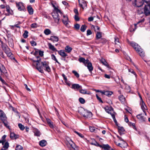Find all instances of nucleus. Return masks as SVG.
Wrapping results in <instances>:
<instances>
[{"label": "nucleus", "instance_id": "obj_36", "mask_svg": "<svg viewBox=\"0 0 150 150\" xmlns=\"http://www.w3.org/2000/svg\"><path fill=\"white\" fill-rule=\"evenodd\" d=\"M72 48L71 47H70L69 46H67L65 47V50L66 52L69 53L72 50Z\"/></svg>", "mask_w": 150, "mask_h": 150}, {"label": "nucleus", "instance_id": "obj_20", "mask_svg": "<svg viewBox=\"0 0 150 150\" xmlns=\"http://www.w3.org/2000/svg\"><path fill=\"white\" fill-rule=\"evenodd\" d=\"M137 117L141 122H144L146 118L142 115V114H139L137 115Z\"/></svg>", "mask_w": 150, "mask_h": 150}, {"label": "nucleus", "instance_id": "obj_4", "mask_svg": "<svg viewBox=\"0 0 150 150\" xmlns=\"http://www.w3.org/2000/svg\"><path fill=\"white\" fill-rule=\"evenodd\" d=\"M117 140L120 141V142L118 143L116 140H115L114 142L118 146H119L122 148H126L127 146V143L125 142H124L123 140L122 139L121 137H120L119 136H117Z\"/></svg>", "mask_w": 150, "mask_h": 150}, {"label": "nucleus", "instance_id": "obj_51", "mask_svg": "<svg viewBox=\"0 0 150 150\" xmlns=\"http://www.w3.org/2000/svg\"><path fill=\"white\" fill-rule=\"evenodd\" d=\"M92 27L94 29L95 31H96L97 30H99L100 29V28L97 26L93 25Z\"/></svg>", "mask_w": 150, "mask_h": 150}, {"label": "nucleus", "instance_id": "obj_31", "mask_svg": "<svg viewBox=\"0 0 150 150\" xmlns=\"http://www.w3.org/2000/svg\"><path fill=\"white\" fill-rule=\"evenodd\" d=\"M36 68L41 73H43V71L42 69V67L41 66L39 67L38 66V63L36 64Z\"/></svg>", "mask_w": 150, "mask_h": 150}, {"label": "nucleus", "instance_id": "obj_50", "mask_svg": "<svg viewBox=\"0 0 150 150\" xmlns=\"http://www.w3.org/2000/svg\"><path fill=\"white\" fill-rule=\"evenodd\" d=\"M128 71L129 72H130L134 75L136 77L137 76V75L132 69H129Z\"/></svg>", "mask_w": 150, "mask_h": 150}, {"label": "nucleus", "instance_id": "obj_57", "mask_svg": "<svg viewBox=\"0 0 150 150\" xmlns=\"http://www.w3.org/2000/svg\"><path fill=\"white\" fill-rule=\"evenodd\" d=\"M96 97L97 99L99 100V101L101 103H103V101L101 100V98L97 94L96 95Z\"/></svg>", "mask_w": 150, "mask_h": 150}, {"label": "nucleus", "instance_id": "obj_32", "mask_svg": "<svg viewBox=\"0 0 150 150\" xmlns=\"http://www.w3.org/2000/svg\"><path fill=\"white\" fill-rule=\"evenodd\" d=\"M18 136L16 135L14 133H11L10 134V138L12 139L14 138L16 139L18 138Z\"/></svg>", "mask_w": 150, "mask_h": 150}, {"label": "nucleus", "instance_id": "obj_64", "mask_svg": "<svg viewBox=\"0 0 150 150\" xmlns=\"http://www.w3.org/2000/svg\"><path fill=\"white\" fill-rule=\"evenodd\" d=\"M93 17H89L88 19V21H92L93 20Z\"/></svg>", "mask_w": 150, "mask_h": 150}, {"label": "nucleus", "instance_id": "obj_38", "mask_svg": "<svg viewBox=\"0 0 150 150\" xmlns=\"http://www.w3.org/2000/svg\"><path fill=\"white\" fill-rule=\"evenodd\" d=\"M44 33L46 35H48L51 33L50 30L49 29H46L44 31Z\"/></svg>", "mask_w": 150, "mask_h": 150}, {"label": "nucleus", "instance_id": "obj_35", "mask_svg": "<svg viewBox=\"0 0 150 150\" xmlns=\"http://www.w3.org/2000/svg\"><path fill=\"white\" fill-rule=\"evenodd\" d=\"M137 24H135L134 25H132L130 29V31L131 32L134 31L136 29Z\"/></svg>", "mask_w": 150, "mask_h": 150}, {"label": "nucleus", "instance_id": "obj_17", "mask_svg": "<svg viewBox=\"0 0 150 150\" xmlns=\"http://www.w3.org/2000/svg\"><path fill=\"white\" fill-rule=\"evenodd\" d=\"M5 52L7 54V56L9 57L12 55V54L10 52L9 49L7 46H5L4 48Z\"/></svg>", "mask_w": 150, "mask_h": 150}, {"label": "nucleus", "instance_id": "obj_9", "mask_svg": "<svg viewBox=\"0 0 150 150\" xmlns=\"http://www.w3.org/2000/svg\"><path fill=\"white\" fill-rule=\"evenodd\" d=\"M140 105L141 108L143 112L144 113L145 115H146V110H147V107L144 103L143 101L140 102Z\"/></svg>", "mask_w": 150, "mask_h": 150}, {"label": "nucleus", "instance_id": "obj_19", "mask_svg": "<svg viewBox=\"0 0 150 150\" xmlns=\"http://www.w3.org/2000/svg\"><path fill=\"white\" fill-rule=\"evenodd\" d=\"M6 72V70L5 67L2 64H0V74Z\"/></svg>", "mask_w": 150, "mask_h": 150}, {"label": "nucleus", "instance_id": "obj_39", "mask_svg": "<svg viewBox=\"0 0 150 150\" xmlns=\"http://www.w3.org/2000/svg\"><path fill=\"white\" fill-rule=\"evenodd\" d=\"M34 132L35 135L37 136H39L40 135V132L37 129H35L34 130Z\"/></svg>", "mask_w": 150, "mask_h": 150}, {"label": "nucleus", "instance_id": "obj_26", "mask_svg": "<svg viewBox=\"0 0 150 150\" xmlns=\"http://www.w3.org/2000/svg\"><path fill=\"white\" fill-rule=\"evenodd\" d=\"M3 145V146L1 150H6L9 146V144L8 142H5Z\"/></svg>", "mask_w": 150, "mask_h": 150}, {"label": "nucleus", "instance_id": "obj_46", "mask_svg": "<svg viewBox=\"0 0 150 150\" xmlns=\"http://www.w3.org/2000/svg\"><path fill=\"white\" fill-rule=\"evenodd\" d=\"M72 72L74 74V75L77 78L79 77V73L75 70L72 71Z\"/></svg>", "mask_w": 150, "mask_h": 150}, {"label": "nucleus", "instance_id": "obj_18", "mask_svg": "<svg viewBox=\"0 0 150 150\" xmlns=\"http://www.w3.org/2000/svg\"><path fill=\"white\" fill-rule=\"evenodd\" d=\"M87 67L89 71L91 72V71L93 70V68L91 63L89 61V60L87 62Z\"/></svg>", "mask_w": 150, "mask_h": 150}, {"label": "nucleus", "instance_id": "obj_63", "mask_svg": "<svg viewBox=\"0 0 150 150\" xmlns=\"http://www.w3.org/2000/svg\"><path fill=\"white\" fill-rule=\"evenodd\" d=\"M0 80L2 82V83L3 84H6V82L5 81L2 79V78L0 76Z\"/></svg>", "mask_w": 150, "mask_h": 150}, {"label": "nucleus", "instance_id": "obj_56", "mask_svg": "<svg viewBox=\"0 0 150 150\" xmlns=\"http://www.w3.org/2000/svg\"><path fill=\"white\" fill-rule=\"evenodd\" d=\"M30 43L32 46H36L37 45L36 42L32 40L30 41Z\"/></svg>", "mask_w": 150, "mask_h": 150}, {"label": "nucleus", "instance_id": "obj_62", "mask_svg": "<svg viewBox=\"0 0 150 150\" xmlns=\"http://www.w3.org/2000/svg\"><path fill=\"white\" fill-rule=\"evenodd\" d=\"M78 15H76L74 16V18L76 21H78L79 20V18L78 16Z\"/></svg>", "mask_w": 150, "mask_h": 150}, {"label": "nucleus", "instance_id": "obj_25", "mask_svg": "<svg viewBox=\"0 0 150 150\" xmlns=\"http://www.w3.org/2000/svg\"><path fill=\"white\" fill-rule=\"evenodd\" d=\"M47 142L45 140H43L40 141L39 144L41 146L43 147L46 145Z\"/></svg>", "mask_w": 150, "mask_h": 150}, {"label": "nucleus", "instance_id": "obj_45", "mask_svg": "<svg viewBox=\"0 0 150 150\" xmlns=\"http://www.w3.org/2000/svg\"><path fill=\"white\" fill-rule=\"evenodd\" d=\"M80 92L82 94H89V93H87V91L86 89H80L79 90Z\"/></svg>", "mask_w": 150, "mask_h": 150}, {"label": "nucleus", "instance_id": "obj_2", "mask_svg": "<svg viewBox=\"0 0 150 150\" xmlns=\"http://www.w3.org/2000/svg\"><path fill=\"white\" fill-rule=\"evenodd\" d=\"M78 112L81 115L86 118H90L92 117V112L83 108H81L78 110Z\"/></svg>", "mask_w": 150, "mask_h": 150}, {"label": "nucleus", "instance_id": "obj_10", "mask_svg": "<svg viewBox=\"0 0 150 150\" xmlns=\"http://www.w3.org/2000/svg\"><path fill=\"white\" fill-rule=\"evenodd\" d=\"M16 6L18 8V9L19 11H24L25 9V7L24 6L23 4L21 2H19L18 3H16Z\"/></svg>", "mask_w": 150, "mask_h": 150}, {"label": "nucleus", "instance_id": "obj_13", "mask_svg": "<svg viewBox=\"0 0 150 150\" xmlns=\"http://www.w3.org/2000/svg\"><path fill=\"white\" fill-rule=\"evenodd\" d=\"M63 16V19H62V21L63 23L66 25L67 26L69 20L67 16L62 15Z\"/></svg>", "mask_w": 150, "mask_h": 150}, {"label": "nucleus", "instance_id": "obj_29", "mask_svg": "<svg viewBox=\"0 0 150 150\" xmlns=\"http://www.w3.org/2000/svg\"><path fill=\"white\" fill-rule=\"evenodd\" d=\"M27 9L30 15H32L33 13V10L32 7L30 6H29L27 7Z\"/></svg>", "mask_w": 150, "mask_h": 150}, {"label": "nucleus", "instance_id": "obj_41", "mask_svg": "<svg viewBox=\"0 0 150 150\" xmlns=\"http://www.w3.org/2000/svg\"><path fill=\"white\" fill-rule=\"evenodd\" d=\"M101 35V32H98L96 34V38L97 39H100L102 37Z\"/></svg>", "mask_w": 150, "mask_h": 150}, {"label": "nucleus", "instance_id": "obj_30", "mask_svg": "<svg viewBox=\"0 0 150 150\" xmlns=\"http://www.w3.org/2000/svg\"><path fill=\"white\" fill-rule=\"evenodd\" d=\"M71 88L74 89H78L81 88V86L78 84H74L72 85Z\"/></svg>", "mask_w": 150, "mask_h": 150}, {"label": "nucleus", "instance_id": "obj_42", "mask_svg": "<svg viewBox=\"0 0 150 150\" xmlns=\"http://www.w3.org/2000/svg\"><path fill=\"white\" fill-rule=\"evenodd\" d=\"M113 120H114V122H115L116 125L117 127L119 126L120 125V124H118L116 119L115 117L114 116V112H113Z\"/></svg>", "mask_w": 150, "mask_h": 150}, {"label": "nucleus", "instance_id": "obj_49", "mask_svg": "<svg viewBox=\"0 0 150 150\" xmlns=\"http://www.w3.org/2000/svg\"><path fill=\"white\" fill-rule=\"evenodd\" d=\"M16 150H23V148L21 146L18 145L16 146Z\"/></svg>", "mask_w": 150, "mask_h": 150}, {"label": "nucleus", "instance_id": "obj_5", "mask_svg": "<svg viewBox=\"0 0 150 150\" xmlns=\"http://www.w3.org/2000/svg\"><path fill=\"white\" fill-rule=\"evenodd\" d=\"M143 2L147 4L148 2L150 3V0H135L133 4L135 6L139 7L142 5Z\"/></svg>", "mask_w": 150, "mask_h": 150}, {"label": "nucleus", "instance_id": "obj_40", "mask_svg": "<svg viewBox=\"0 0 150 150\" xmlns=\"http://www.w3.org/2000/svg\"><path fill=\"white\" fill-rule=\"evenodd\" d=\"M87 28V26L85 25H82L80 29L81 31L82 32H84Z\"/></svg>", "mask_w": 150, "mask_h": 150}, {"label": "nucleus", "instance_id": "obj_24", "mask_svg": "<svg viewBox=\"0 0 150 150\" xmlns=\"http://www.w3.org/2000/svg\"><path fill=\"white\" fill-rule=\"evenodd\" d=\"M48 45L50 50L53 51H57L54 47L50 43H48Z\"/></svg>", "mask_w": 150, "mask_h": 150}, {"label": "nucleus", "instance_id": "obj_53", "mask_svg": "<svg viewBox=\"0 0 150 150\" xmlns=\"http://www.w3.org/2000/svg\"><path fill=\"white\" fill-rule=\"evenodd\" d=\"M37 24L36 23H33L31 25V27L33 28H35L37 27Z\"/></svg>", "mask_w": 150, "mask_h": 150}, {"label": "nucleus", "instance_id": "obj_8", "mask_svg": "<svg viewBox=\"0 0 150 150\" xmlns=\"http://www.w3.org/2000/svg\"><path fill=\"white\" fill-rule=\"evenodd\" d=\"M42 66L45 68V71L49 72L51 71V69L48 66L49 63L48 62H41Z\"/></svg>", "mask_w": 150, "mask_h": 150}, {"label": "nucleus", "instance_id": "obj_37", "mask_svg": "<svg viewBox=\"0 0 150 150\" xmlns=\"http://www.w3.org/2000/svg\"><path fill=\"white\" fill-rule=\"evenodd\" d=\"M100 61L103 65L107 67H109V65H108V63L105 59H102L100 60Z\"/></svg>", "mask_w": 150, "mask_h": 150}, {"label": "nucleus", "instance_id": "obj_34", "mask_svg": "<svg viewBox=\"0 0 150 150\" xmlns=\"http://www.w3.org/2000/svg\"><path fill=\"white\" fill-rule=\"evenodd\" d=\"M6 135H3L1 138V140H0V143H2V145L4 144V143L6 142Z\"/></svg>", "mask_w": 150, "mask_h": 150}, {"label": "nucleus", "instance_id": "obj_48", "mask_svg": "<svg viewBox=\"0 0 150 150\" xmlns=\"http://www.w3.org/2000/svg\"><path fill=\"white\" fill-rule=\"evenodd\" d=\"M79 101L81 104H84L85 103V100L82 98H80L79 99Z\"/></svg>", "mask_w": 150, "mask_h": 150}, {"label": "nucleus", "instance_id": "obj_6", "mask_svg": "<svg viewBox=\"0 0 150 150\" xmlns=\"http://www.w3.org/2000/svg\"><path fill=\"white\" fill-rule=\"evenodd\" d=\"M91 144L93 145L97 146H99L101 148H102L105 150H109L110 149V147L108 144L104 145L103 144L102 145H100L96 141H95L94 142H92Z\"/></svg>", "mask_w": 150, "mask_h": 150}, {"label": "nucleus", "instance_id": "obj_1", "mask_svg": "<svg viewBox=\"0 0 150 150\" xmlns=\"http://www.w3.org/2000/svg\"><path fill=\"white\" fill-rule=\"evenodd\" d=\"M128 42L130 45L138 52L141 57H143L144 56V53L139 46L134 42H129L128 41Z\"/></svg>", "mask_w": 150, "mask_h": 150}, {"label": "nucleus", "instance_id": "obj_12", "mask_svg": "<svg viewBox=\"0 0 150 150\" xmlns=\"http://www.w3.org/2000/svg\"><path fill=\"white\" fill-rule=\"evenodd\" d=\"M0 118L1 120H6L7 118L5 113L0 109Z\"/></svg>", "mask_w": 150, "mask_h": 150}, {"label": "nucleus", "instance_id": "obj_27", "mask_svg": "<svg viewBox=\"0 0 150 150\" xmlns=\"http://www.w3.org/2000/svg\"><path fill=\"white\" fill-rule=\"evenodd\" d=\"M105 111L108 113L110 114L112 117V110L110 109L108 107H106L105 108Z\"/></svg>", "mask_w": 150, "mask_h": 150}, {"label": "nucleus", "instance_id": "obj_43", "mask_svg": "<svg viewBox=\"0 0 150 150\" xmlns=\"http://www.w3.org/2000/svg\"><path fill=\"white\" fill-rule=\"evenodd\" d=\"M51 58L52 60L56 61V62L57 63L59 64H60V63L58 62L56 57L54 54H52L51 55Z\"/></svg>", "mask_w": 150, "mask_h": 150}, {"label": "nucleus", "instance_id": "obj_54", "mask_svg": "<svg viewBox=\"0 0 150 150\" xmlns=\"http://www.w3.org/2000/svg\"><path fill=\"white\" fill-rule=\"evenodd\" d=\"M7 120H2L4 123V125L6 127H9V126L7 122L6 121Z\"/></svg>", "mask_w": 150, "mask_h": 150}, {"label": "nucleus", "instance_id": "obj_47", "mask_svg": "<svg viewBox=\"0 0 150 150\" xmlns=\"http://www.w3.org/2000/svg\"><path fill=\"white\" fill-rule=\"evenodd\" d=\"M18 126L20 129L21 130H23L25 129V127L21 123L18 124Z\"/></svg>", "mask_w": 150, "mask_h": 150}, {"label": "nucleus", "instance_id": "obj_28", "mask_svg": "<svg viewBox=\"0 0 150 150\" xmlns=\"http://www.w3.org/2000/svg\"><path fill=\"white\" fill-rule=\"evenodd\" d=\"M118 131L120 134H121L125 131L124 128L122 127L119 126L117 127Z\"/></svg>", "mask_w": 150, "mask_h": 150}, {"label": "nucleus", "instance_id": "obj_22", "mask_svg": "<svg viewBox=\"0 0 150 150\" xmlns=\"http://www.w3.org/2000/svg\"><path fill=\"white\" fill-rule=\"evenodd\" d=\"M48 40L52 41L53 42H58L59 40L58 37L56 36H51L50 38H48Z\"/></svg>", "mask_w": 150, "mask_h": 150}, {"label": "nucleus", "instance_id": "obj_7", "mask_svg": "<svg viewBox=\"0 0 150 150\" xmlns=\"http://www.w3.org/2000/svg\"><path fill=\"white\" fill-rule=\"evenodd\" d=\"M150 3L148 2L147 5H145L144 8V13L146 16L150 14Z\"/></svg>", "mask_w": 150, "mask_h": 150}, {"label": "nucleus", "instance_id": "obj_3", "mask_svg": "<svg viewBox=\"0 0 150 150\" xmlns=\"http://www.w3.org/2000/svg\"><path fill=\"white\" fill-rule=\"evenodd\" d=\"M58 13H59L62 16L63 14L62 13L58 8H56L55 11H54L52 13V16L54 19L55 23H58L60 20V17L59 16Z\"/></svg>", "mask_w": 150, "mask_h": 150}, {"label": "nucleus", "instance_id": "obj_55", "mask_svg": "<svg viewBox=\"0 0 150 150\" xmlns=\"http://www.w3.org/2000/svg\"><path fill=\"white\" fill-rule=\"evenodd\" d=\"M74 132L76 133L77 134H78L80 137H81L82 138L83 137V135L82 134H81L76 132V131H74Z\"/></svg>", "mask_w": 150, "mask_h": 150}, {"label": "nucleus", "instance_id": "obj_14", "mask_svg": "<svg viewBox=\"0 0 150 150\" xmlns=\"http://www.w3.org/2000/svg\"><path fill=\"white\" fill-rule=\"evenodd\" d=\"M79 5L80 7H81L83 9H84L87 7V4L85 1H81L80 0H79Z\"/></svg>", "mask_w": 150, "mask_h": 150}, {"label": "nucleus", "instance_id": "obj_11", "mask_svg": "<svg viewBox=\"0 0 150 150\" xmlns=\"http://www.w3.org/2000/svg\"><path fill=\"white\" fill-rule=\"evenodd\" d=\"M115 47L118 49H121L120 43L118 38L116 37L115 38Z\"/></svg>", "mask_w": 150, "mask_h": 150}, {"label": "nucleus", "instance_id": "obj_61", "mask_svg": "<svg viewBox=\"0 0 150 150\" xmlns=\"http://www.w3.org/2000/svg\"><path fill=\"white\" fill-rule=\"evenodd\" d=\"M44 52L41 50H39V55L41 57H42L43 56Z\"/></svg>", "mask_w": 150, "mask_h": 150}, {"label": "nucleus", "instance_id": "obj_33", "mask_svg": "<svg viewBox=\"0 0 150 150\" xmlns=\"http://www.w3.org/2000/svg\"><path fill=\"white\" fill-rule=\"evenodd\" d=\"M119 99L122 103H124L125 102V98L122 95H120L119 96Z\"/></svg>", "mask_w": 150, "mask_h": 150}, {"label": "nucleus", "instance_id": "obj_58", "mask_svg": "<svg viewBox=\"0 0 150 150\" xmlns=\"http://www.w3.org/2000/svg\"><path fill=\"white\" fill-rule=\"evenodd\" d=\"M80 27V25L78 24H76L74 25V28L76 29L77 30L79 29Z\"/></svg>", "mask_w": 150, "mask_h": 150}, {"label": "nucleus", "instance_id": "obj_44", "mask_svg": "<svg viewBox=\"0 0 150 150\" xmlns=\"http://www.w3.org/2000/svg\"><path fill=\"white\" fill-rule=\"evenodd\" d=\"M28 32L25 30V31L24 33L23 34V36L25 38H27L28 36Z\"/></svg>", "mask_w": 150, "mask_h": 150}, {"label": "nucleus", "instance_id": "obj_15", "mask_svg": "<svg viewBox=\"0 0 150 150\" xmlns=\"http://www.w3.org/2000/svg\"><path fill=\"white\" fill-rule=\"evenodd\" d=\"M69 144L71 147L74 150H79L78 147L76 146L75 144L71 140L69 142Z\"/></svg>", "mask_w": 150, "mask_h": 150}, {"label": "nucleus", "instance_id": "obj_59", "mask_svg": "<svg viewBox=\"0 0 150 150\" xmlns=\"http://www.w3.org/2000/svg\"><path fill=\"white\" fill-rule=\"evenodd\" d=\"M92 33V32L90 30H88L87 31V35L88 36L91 35Z\"/></svg>", "mask_w": 150, "mask_h": 150}, {"label": "nucleus", "instance_id": "obj_60", "mask_svg": "<svg viewBox=\"0 0 150 150\" xmlns=\"http://www.w3.org/2000/svg\"><path fill=\"white\" fill-rule=\"evenodd\" d=\"M89 129L90 131L92 132H94L95 130V127H89Z\"/></svg>", "mask_w": 150, "mask_h": 150}, {"label": "nucleus", "instance_id": "obj_16", "mask_svg": "<svg viewBox=\"0 0 150 150\" xmlns=\"http://www.w3.org/2000/svg\"><path fill=\"white\" fill-rule=\"evenodd\" d=\"M78 60L80 62L83 63L85 66H86L87 62L88 61V59L86 60L85 58L82 57L79 58Z\"/></svg>", "mask_w": 150, "mask_h": 150}, {"label": "nucleus", "instance_id": "obj_52", "mask_svg": "<svg viewBox=\"0 0 150 150\" xmlns=\"http://www.w3.org/2000/svg\"><path fill=\"white\" fill-rule=\"evenodd\" d=\"M7 11L8 12V15H12L13 14V12L12 10H10L9 9H7Z\"/></svg>", "mask_w": 150, "mask_h": 150}, {"label": "nucleus", "instance_id": "obj_21", "mask_svg": "<svg viewBox=\"0 0 150 150\" xmlns=\"http://www.w3.org/2000/svg\"><path fill=\"white\" fill-rule=\"evenodd\" d=\"M102 94L106 95L108 97L110 96L112 94V92L108 91H100Z\"/></svg>", "mask_w": 150, "mask_h": 150}, {"label": "nucleus", "instance_id": "obj_23", "mask_svg": "<svg viewBox=\"0 0 150 150\" xmlns=\"http://www.w3.org/2000/svg\"><path fill=\"white\" fill-rule=\"evenodd\" d=\"M58 52L59 54L63 57L65 58L67 55L64 51L63 50L58 51Z\"/></svg>", "mask_w": 150, "mask_h": 150}]
</instances>
